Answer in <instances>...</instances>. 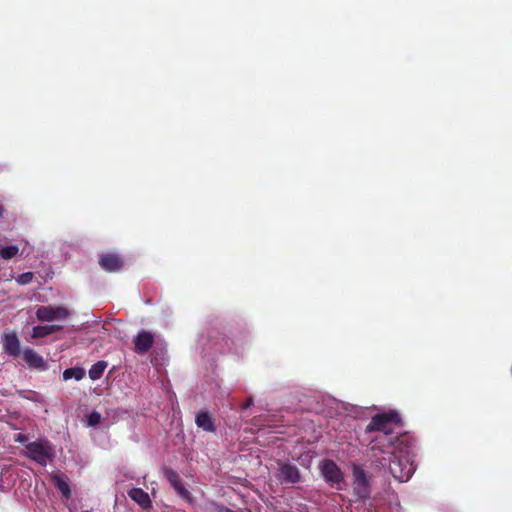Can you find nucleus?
Listing matches in <instances>:
<instances>
[{
	"instance_id": "nucleus-10",
	"label": "nucleus",
	"mask_w": 512,
	"mask_h": 512,
	"mask_svg": "<svg viewBox=\"0 0 512 512\" xmlns=\"http://www.w3.org/2000/svg\"><path fill=\"white\" fill-rule=\"evenodd\" d=\"M153 344V336L146 331L140 332L135 338V350L137 353L147 352Z\"/></svg>"
},
{
	"instance_id": "nucleus-9",
	"label": "nucleus",
	"mask_w": 512,
	"mask_h": 512,
	"mask_svg": "<svg viewBox=\"0 0 512 512\" xmlns=\"http://www.w3.org/2000/svg\"><path fill=\"white\" fill-rule=\"evenodd\" d=\"M99 264L105 271L115 272L122 267V260L118 255L105 254L100 257Z\"/></svg>"
},
{
	"instance_id": "nucleus-25",
	"label": "nucleus",
	"mask_w": 512,
	"mask_h": 512,
	"mask_svg": "<svg viewBox=\"0 0 512 512\" xmlns=\"http://www.w3.org/2000/svg\"><path fill=\"white\" fill-rule=\"evenodd\" d=\"M3 211H4V209H3V207L0 205V216L3 214Z\"/></svg>"
},
{
	"instance_id": "nucleus-24",
	"label": "nucleus",
	"mask_w": 512,
	"mask_h": 512,
	"mask_svg": "<svg viewBox=\"0 0 512 512\" xmlns=\"http://www.w3.org/2000/svg\"><path fill=\"white\" fill-rule=\"evenodd\" d=\"M172 487H173V488L176 490V492H177L178 490H180V489L183 487V484H182V483H181V481H180V482H178L176 485H174V486H172Z\"/></svg>"
},
{
	"instance_id": "nucleus-5",
	"label": "nucleus",
	"mask_w": 512,
	"mask_h": 512,
	"mask_svg": "<svg viewBox=\"0 0 512 512\" xmlns=\"http://www.w3.org/2000/svg\"><path fill=\"white\" fill-rule=\"evenodd\" d=\"M276 478L283 484H295L301 480L299 469L289 462L278 463Z\"/></svg>"
},
{
	"instance_id": "nucleus-18",
	"label": "nucleus",
	"mask_w": 512,
	"mask_h": 512,
	"mask_svg": "<svg viewBox=\"0 0 512 512\" xmlns=\"http://www.w3.org/2000/svg\"><path fill=\"white\" fill-rule=\"evenodd\" d=\"M101 419H102V416H101V414L99 412L92 411L87 416V425L90 426V427H95V426H97L101 422Z\"/></svg>"
},
{
	"instance_id": "nucleus-8",
	"label": "nucleus",
	"mask_w": 512,
	"mask_h": 512,
	"mask_svg": "<svg viewBox=\"0 0 512 512\" xmlns=\"http://www.w3.org/2000/svg\"><path fill=\"white\" fill-rule=\"evenodd\" d=\"M3 348L6 353L13 357L20 355V341L15 333H6L3 335Z\"/></svg>"
},
{
	"instance_id": "nucleus-17",
	"label": "nucleus",
	"mask_w": 512,
	"mask_h": 512,
	"mask_svg": "<svg viewBox=\"0 0 512 512\" xmlns=\"http://www.w3.org/2000/svg\"><path fill=\"white\" fill-rule=\"evenodd\" d=\"M55 485L57 489L63 494L64 497L70 496V487L67 482L61 479L59 476L54 477Z\"/></svg>"
},
{
	"instance_id": "nucleus-7",
	"label": "nucleus",
	"mask_w": 512,
	"mask_h": 512,
	"mask_svg": "<svg viewBox=\"0 0 512 512\" xmlns=\"http://www.w3.org/2000/svg\"><path fill=\"white\" fill-rule=\"evenodd\" d=\"M23 359L26 362V364L31 367L35 368L37 370H45L47 368V365L43 359L42 356H40L38 353H36L33 349L26 348L23 351Z\"/></svg>"
},
{
	"instance_id": "nucleus-23",
	"label": "nucleus",
	"mask_w": 512,
	"mask_h": 512,
	"mask_svg": "<svg viewBox=\"0 0 512 512\" xmlns=\"http://www.w3.org/2000/svg\"><path fill=\"white\" fill-rule=\"evenodd\" d=\"M14 440L19 443H26L28 441V437L23 433H17L14 436Z\"/></svg>"
},
{
	"instance_id": "nucleus-2",
	"label": "nucleus",
	"mask_w": 512,
	"mask_h": 512,
	"mask_svg": "<svg viewBox=\"0 0 512 512\" xmlns=\"http://www.w3.org/2000/svg\"><path fill=\"white\" fill-rule=\"evenodd\" d=\"M25 455L46 466L54 457V447L47 440H37L26 445Z\"/></svg>"
},
{
	"instance_id": "nucleus-16",
	"label": "nucleus",
	"mask_w": 512,
	"mask_h": 512,
	"mask_svg": "<svg viewBox=\"0 0 512 512\" xmlns=\"http://www.w3.org/2000/svg\"><path fill=\"white\" fill-rule=\"evenodd\" d=\"M19 253V247L17 245L4 246L0 251V258L3 260H10Z\"/></svg>"
},
{
	"instance_id": "nucleus-21",
	"label": "nucleus",
	"mask_w": 512,
	"mask_h": 512,
	"mask_svg": "<svg viewBox=\"0 0 512 512\" xmlns=\"http://www.w3.org/2000/svg\"><path fill=\"white\" fill-rule=\"evenodd\" d=\"M167 478L172 486L181 481L179 475L173 470L167 471Z\"/></svg>"
},
{
	"instance_id": "nucleus-12",
	"label": "nucleus",
	"mask_w": 512,
	"mask_h": 512,
	"mask_svg": "<svg viewBox=\"0 0 512 512\" xmlns=\"http://www.w3.org/2000/svg\"><path fill=\"white\" fill-rule=\"evenodd\" d=\"M196 424L205 431L213 432L215 429L214 421L206 412H199L196 416Z\"/></svg>"
},
{
	"instance_id": "nucleus-15",
	"label": "nucleus",
	"mask_w": 512,
	"mask_h": 512,
	"mask_svg": "<svg viewBox=\"0 0 512 512\" xmlns=\"http://www.w3.org/2000/svg\"><path fill=\"white\" fill-rule=\"evenodd\" d=\"M85 374H86V371L84 368L72 367V368H68V369L64 370L62 376L65 381L70 380V379L80 381L81 379L84 378Z\"/></svg>"
},
{
	"instance_id": "nucleus-4",
	"label": "nucleus",
	"mask_w": 512,
	"mask_h": 512,
	"mask_svg": "<svg viewBox=\"0 0 512 512\" xmlns=\"http://www.w3.org/2000/svg\"><path fill=\"white\" fill-rule=\"evenodd\" d=\"M69 316V311L63 306H40L36 311V317L39 321L50 322L54 320H63Z\"/></svg>"
},
{
	"instance_id": "nucleus-11",
	"label": "nucleus",
	"mask_w": 512,
	"mask_h": 512,
	"mask_svg": "<svg viewBox=\"0 0 512 512\" xmlns=\"http://www.w3.org/2000/svg\"><path fill=\"white\" fill-rule=\"evenodd\" d=\"M62 326L60 325H39L33 328V338H43L57 331H60Z\"/></svg>"
},
{
	"instance_id": "nucleus-22",
	"label": "nucleus",
	"mask_w": 512,
	"mask_h": 512,
	"mask_svg": "<svg viewBox=\"0 0 512 512\" xmlns=\"http://www.w3.org/2000/svg\"><path fill=\"white\" fill-rule=\"evenodd\" d=\"M177 494L182 497L187 502H192V497L190 492L183 486L180 490L177 491Z\"/></svg>"
},
{
	"instance_id": "nucleus-3",
	"label": "nucleus",
	"mask_w": 512,
	"mask_h": 512,
	"mask_svg": "<svg viewBox=\"0 0 512 512\" xmlns=\"http://www.w3.org/2000/svg\"><path fill=\"white\" fill-rule=\"evenodd\" d=\"M320 471L325 481L331 486L341 489L343 474L340 468L332 460H324L320 463Z\"/></svg>"
},
{
	"instance_id": "nucleus-1",
	"label": "nucleus",
	"mask_w": 512,
	"mask_h": 512,
	"mask_svg": "<svg viewBox=\"0 0 512 512\" xmlns=\"http://www.w3.org/2000/svg\"><path fill=\"white\" fill-rule=\"evenodd\" d=\"M402 425L396 411L377 414L365 428V433H376L370 442L372 458L382 468L388 467L391 475L400 482L410 479L416 470L415 443Z\"/></svg>"
},
{
	"instance_id": "nucleus-20",
	"label": "nucleus",
	"mask_w": 512,
	"mask_h": 512,
	"mask_svg": "<svg viewBox=\"0 0 512 512\" xmlns=\"http://www.w3.org/2000/svg\"><path fill=\"white\" fill-rule=\"evenodd\" d=\"M32 280H33V273H31V272L22 273L16 278L17 283L20 285L29 284L32 282Z\"/></svg>"
},
{
	"instance_id": "nucleus-19",
	"label": "nucleus",
	"mask_w": 512,
	"mask_h": 512,
	"mask_svg": "<svg viewBox=\"0 0 512 512\" xmlns=\"http://www.w3.org/2000/svg\"><path fill=\"white\" fill-rule=\"evenodd\" d=\"M23 397L33 402H43L42 395L35 391H25L23 392Z\"/></svg>"
},
{
	"instance_id": "nucleus-13",
	"label": "nucleus",
	"mask_w": 512,
	"mask_h": 512,
	"mask_svg": "<svg viewBox=\"0 0 512 512\" xmlns=\"http://www.w3.org/2000/svg\"><path fill=\"white\" fill-rule=\"evenodd\" d=\"M128 494L132 500L137 502L142 507H147L150 504L148 494L140 488H133L129 491Z\"/></svg>"
},
{
	"instance_id": "nucleus-14",
	"label": "nucleus",
	"mask_w": 512,
	"mask_h": 512,
	"mask_svg": "<svg viewBox=\"0 0 512 512\" xmlns=\"http://www.w3.org/2000/svg\"><path fill=\"white\" fill-rule=\"evenodd\" d=\"M107 366H108V363L103 360L98 361L95 364H93L88 372L90 379L93 381L100 379L102 377L105 369L107 368Z\"/></svg>"
},
{
	"instance_id": "nucleus-6",
	"label": "nucleus",
	"mask_w": 512,
	"mask_h": 512,
	"mask_svg": "<svg viewBox=\"0 0 512 512\" xmlns=\"http://www.w3.org/2000/svg\"><path fill=\"white\" fill-rule=\"evenodd\" d=\"M353 480V489L358 498H367L370 493L369 483L364 470L359 466L353 468Z\"/></svg>"
}]
</instances>
